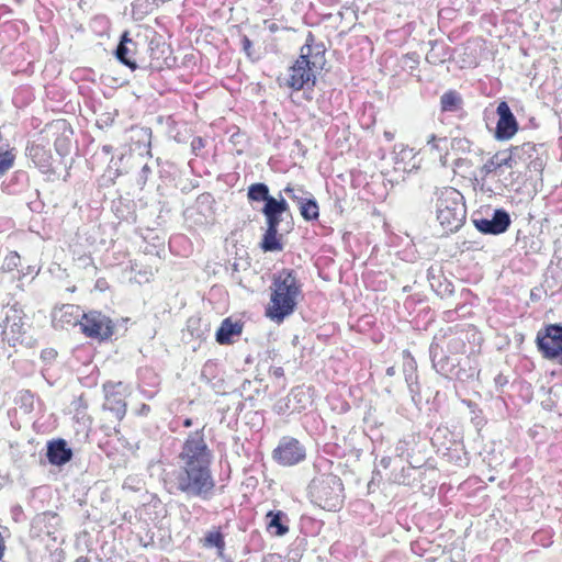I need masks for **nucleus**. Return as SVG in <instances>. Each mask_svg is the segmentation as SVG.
<instances>
[{
	"label": "nucleus",
	"instance_id": "nucleus-1",
	"mask_svg": "<svg viewBox=\"0 0 562 562\" xmlns=\"http://www.w3.org/2000/svg\"><path fill=\"white\" fill-rule=\"evenodd\" d=\"M178 464L165 480L168 492L187 498L210 499L215 487L212 452L200 432L189 435L178 456Z\"/></svg>",
	"mask_w": 562,
	"mask_h": 562
},
{
	"label": "nucleus",
	"instance_id": "nucleus-2",
	"mask_svg": "<svg viewBox=\"0 0 562 562\" xmlns=\"http://www.w3.org/2000/svg\"><path fill=\"white\" fill-rule=\"evenodd\" d=\"M270 290V303L266 307V316L280 324L294 313L297 299L302 293V284L294 270L283 269L273 276Z\"/></svg>",
	"mask_w": 562,
	"mask_h": 562
},
{
	"label": "nucleus",
	"instance_id": "nucleus-3",
	"mask_svg": "<svg viewBox=\"0 0 562 562\" xmlns=\"http://www.w3.org/2000/svg\"><path fill=\"white\" fill-rule=\"evenodd\" d=\"M437 220L446 233L457 232L464 223L467 207L463 195L454 188H445L436 203Z\"/></svg>",
	"mask_w": 562,
	"mask_h": 562
},
{
	"label": "nucleus",
	"instance_id": "nucleus-4",
	"mask_svg": "<svg viewBox=\"0 0 562 562\" xmlns=\"http://www.w3.org/2000/svg\"><path fill=\"white\" fill-rule=\"evenodd\" d=\"M261 213L266 220V232L260 241V248L265 252L281 251L283 249L282 234H279V225L284 218V215L290 214V206L286 200L279 194L276 201H270L263 204Z\"/></svg>",
	"mask_w": 562,
	"mask_h": 562
},
{
	"label": "nucleus",
	"instance_id": "nucleus-5",
	"mask_svg": "<svg viewBox=\"0 0 562 562\" xmlns=\"http://www.w3.org/2000/svg\"><path fill=\"white\" fill-rule=\"evenodd\" d=\"M312 502L319 507L335 512L344 502V485L339 476L323 473L315 476L308 485Z\"/></svg>",
	"mask_w": 562,
	"mask_h": 562
},
{
	"label": "nucleus",
	"instance_id": "nucleus-6",
	"mask_svg": "<svg viewBox=\"0 0 562 562\" xmlns=\"http://www.w3.org/2000/svg\"><path fill=\"white\" fill-rule=\"evenodd\" d=\"M535 344L543 359L562 363V323L542 326L537 331Z\"/></svg>",
	"mask_w": 562,
	"mask_h": 562
},
{
	"label": "nucleus",
	"instance_id": "nucleus-7",
	"mask_svg": "<svg viewBox=\"0 0 562 562\" xmlns=\"http://www.w3.org/2000/svg\"><path fill=\"white\" fill-rule=\"evenodd\" d=\"M80 330L89 338L105 340L113 335V322L101 312L82 313L79 322Z\"/></svg>",
	"mask_w": 562,
	"mask_h": 562
},
{
	"label": "nucleus",
	"instance_id": "nucleus-8",
	"mask_svg": "<svg viewBox=\"0 0 562 562\" xmlns=\"http://www.w3.org/2000/svg\"><path fill=\"white\" fill-rule=\"evenodd\" d=\"M272 458L280 465L292 467L305 460L306 449L296 438L284 436L272 451Z\"/></svg>",
	"mask_w": 562,
	"mask_h": 562
},
{
	"label": "nucleus",
	"instance_id": "nucleus-9",
	"mask_svg": "<svg viewBox=\"0 0 562 562\" xmlns=\"http://www.w3.org/2000/svg\"><path fill=\"white\" fill-rule=\"evenodd\" d=\"M445 335H436L429 346V357L432 368L440 375L452 379L457 375V359L445 353L442 342Z\"/></svg>",
	"mask_w": 562,
	"mask_h": 562
},
{
	"label": "nucleus",
	"instance_id": "nucleus-10",
	"mask_svg": "<svg viewBox=\"0 0 562 562\" xmlns=\"http://www.w3.org/2000/svg\"><path fill=\"white\" fill-rule=\"evenodd\" d=\"M139 45L138 41L130 37L128 32H124L114 52L116 59L133 71L145 67V56L140 54Z\"/></svg>",
	"mask_w": 562,
	"mask_h": 562
},
{
	"label": "nucleus",
	"instance_id": "nucleus-11",
	"mask_svg": "<svg viewBox=\"0 0 562 562\" xmlns=\"http://www.w3.org/2000/svg\"><path fill=\"white\" fill-rule=\"evenodd\" d=\"M474 227L485 235H499L505 233L510 224V215L504 209H496L493 211L492 217H472Z\"/></svg>",
	"mask_w": 562,
	"mask_h": 562
},
{
	"label": "nucleus",
	"instance_id": "nucleus-12",
	"mask_svg": "<svg viewBox=\"0 0 562 562\" xmlns=\"http://www.w3.org/2000/svg\"><path fill=\"white\" fill-rule=\"evenodd\" d=\"M496 113L498 122L494 136L498 140H508L517 133L518 122L506 101L498 103Z\"/></svg>",
	"mask_w": 562,
	"mask_h": 562
},
{
	"label": "nucleus",
	"instance_id": "nucleus-13",
	"mask_svg": "<svg viewBox=\"0 0 562 562\" xmlns=\"http://www.w3.org/2000/svg\"><path fill=\"white\" fill-rule=\"evenodd\" d=\"M325 45L321 43H315V37L312 32H308L305 38L304 45L300 49V59H303L306 64L315 68L316 70H322L325 63Z\"/></svg>",
	"mask_w": 562,
	"mask_h": 562
},
{
	"label": "nucleus",
	"instance_id": "nucleus-14",
	"mask_svg": "<svg viewBox=\"0 0 562 562\" xmlns=\"http://www.w3.org/2000/svg\"><path fill=\"white\" fill-rule=\"evenodd\" d=\"M315 68L306 64L303 59L297 58L295 64L290 68L288 85L294 90H302L305 86H315L316 77Z\"/></svg>",
	"mask_w": 562,
	"mask_h": 562
},
{
	"label": "nucleus",
	"instance_id": "nucleus-15",
	"mask_svg": "<svg viewBox=\"0 0 562 562\" xmlns=\"http://www.w3.org/2000/svg\"><path fill=\"white\" fill-rule=\"evenodd\" d=\"M150 45H153V42ZM148 49L149 59L145 57V67H142V70L150 69L159 71L164 68H170L176 61L170 47L166 44L149 46Z\"/></svg>",
	"mask_w": 562,
	"mask_h": 562
},
{
	"label": "nucleus",
	"instance_id": "nucleus-16",
	"mask_svg": "<svg viewBox=\"0 0 562 562\" xmlns=\"http://www.w3.org/2000/svg\"><path fill=\"white\" fill-rule=\"evenodd\" d=\"M72 450L65 439L58 438L47 442L46 458L52 465L63 467L72 459Z\"/></svg>",
	"mask_w": 562,
	"mask_h": 562
},
{
	"label": "nucleus",
	"instance_id": "nucleus-17",
	"mask_svg": "<svg viewBox=\"0 0 562 562\" xmlns=\"http://www.w3.org/2000/svg\"><path fill=\"white\" fill-rule=\"evenodd\" d=\"M82 313L80 307L74 304L63 305L59 311L53 314V324L58 328H68L77 326L81 319Z\"/></svg>",
	"mask_w": 562,
	"mask_h": 562
},
{
	"label": "nucleus",
	"instance_id": "nucleus-18",
	"mask_svg": "<svg viewBox=\"0 0 562 562\" xmlns=\"http://www.w3.org/2000/svg\"><path fill=\"white\" fill-rule=\"evenodd\" d=\"M267 530L277 536L282 537L289 532L288 515L282 510H269L266 515Z\"/></svg>",
	"mask_w": 562,
	"mask_h": 562
},
{
	"label": "nucleus",
	"instance_id": "nucleus-19",
	"mask_svg": "<svg viewBox=\"0 0 562 562\" xmlns=\"http://www.w3.org/2000/svg\"><path fill=\"white\" fill-rule=\"evenodd\" d=\"M243 326L238 322L225 318L216 331L215 338L220 345L231 344L233 337L241 334Z\"/></svg>",
	"mask_w": 562,
	"mask_h": 562
},
{
	"label": "nucleus",
	"instance_id": "nucleus-20",
	"mask_svg": "<svg viewBox=\"0 0 562 562\" xmlns=\"http://www.w3.org/2000/svg\"><path fill=\"white\" fill-rule=\"evenodd\" d=\"M516 166L510 151L502 150L491 157L482 167L485 175L495 172L502 167L514 168Z\"/></svg>",
	"mask_w": 562,
	"mask_h": 562
},
{
	"label": "nucleus",
	"instance_id": "nucleus-21",
	"mask_svg": "<svg viewBox=\"0 0 562 562\" xmlns=\"http://www.w3.org/2000/svg\"><path fill=\"white\" fill-rule=\"evenodd\" d=\"M247 198L250 202H263L265 204L278 199L270 194L269 187L263 182L250 184L247 189Z\"/></svg>",
	"mask_w": 562,
	"mask_h": 562
},
{
	"label": "nucleus",
	"instance_id": "nucleus-22",
	"mask_svg": "<svg viewBox=\"0 0 562 562\" xmlns=\"http://www.w3.org/2000/svg\"><path fill=\"white\" fill-rule=\"evenodd\" d=\"M29 157L34 165L42 171H46L50 166V154L42 145H31L26 148Z\"/></svg>",
	"mask_w": 562,
	"mask_h": 562
},
{
	"label": "nucleus",
	"instance_id": "nucleus-23",
	"mask_svg": "<svg viewBox=\"0 0 562 562\" xmlns=\"http://www.w3.org/2000/svg\"><path fill=\"white\" fill-rule=\"evenodd\" d=\"M509 151L516 165L518 162H527L535 156L536 145L533 143L528 142L518 146L510 147Z\"/></svg>",
	"mask_w": 562,
	"mask_h": 562
},
{
	"label": "nucleus",
	"instance_id": "nucleus-24",
	"mask_svg": "<svg viewBox=\"0 0 562 562\" xmlns=\"http://www.w3.org/2000/svg\"><path fill=\"white\" fill-rule=\"evenodd\" d=\"M292 398L293 412H301L311 404V395L303 386H295L290 392Z\"/></svg>",
	"mask_w": 562,
	"mask_h": 562
},
{
	"label": "nucleus",
	"instance_id": "nucleus-25",
	"mask_svg": "<svg viewBox=\"0 0 562 562\" xmlns=\"http://www.w3.org/2000/svg\"><path fill=\"white\" fill-rule=\"evenodd\" d=\"M308 198H306L304 201H299V209H300V213H301V216L305 220V221H314V220H317L318 216H319V207H318V203L317 201L315 200V198H313L310 193H308Z\"/></svg>",
	"mask_w": 562,
	"mask_h": 562
},
{
	"label": "nucleus",
	"instance_id": "nucleus-26",
	"mask_svg": "<svg viewBox=\"0 0 562 562\" xmlns=\"http://www.w3.org/2000/svg\"><path fill=\"white\" fill-rule=\"evenodd\" d=\"M440 106L442 112H457L462 106V98L457 91L449 90L441 95Z\"/></svg>",
	"mask_w": 562,
	"mask_h": 562
},
{
	"label": "nucleus",
	"instance_id": "nucleus-27",
	"mask_svg": "<svg viewBox=\"0 0 562 562\" xmlns=\"http://www.w3.org/2000/svg\"><path fill=\"white\" fill-rule=\"evenodd\" d=\"M103 408L110 411L117 419H122L126 414V403L115 394L105 397Z\"/></svg>",
	"mask_w": 562,
	"mask_h": 562
},
{
	"label": "nucleus",
	"instance_id": "nucleus-28",
	"mask_svg": "<svg viewBox=\"0 0 562 562\" xmlns=\"http://www.w3.org/2000/svg\"><path fill=\"white\" fill-rule=\"evenodd\" d=\"M204 547L206 548H216L218 551V555H223V551L225 549L224 536L220 530L210 531L206 533L204 538Z\"/></svg>",
	"mask_w": 562,
	"mask_h": 562
},
{
	"label": "nucleus",
	"instance_id": "nucleus-29",
	"mask_svg": "<svg viewBox=\"0 0 562 562\" xmlns=\"http://www.w3.org/2000/svg\"><path fill=\"white\" fill-rule=\"evenodd\" d=\"M405 381L408 386V391L412 397L413 403L418 406L422 403L420 396V386L417 382V375L414 373H409L405 375Z\"/></svg>",
	"mask_w": 562,
	"mask_h": 562
},
{
	"label": "nucleus",
	"instance_id": "nucleus-30",
	"mask_svg": "<svg viewBox=\"0 0 562 562\" xmlns=\"http://www.w3.org/2000/svg\"><path fill=\"white\" fill-rule=\"evenodd\" d=\"M132 139H136L137 143H142L144 147L147 149V154H149V148L151 144V128L149 127H136L132 128Z\"/></svg>",
	"mask_w": 562,
	"mask_h": 562
},
{
	"label": "nucleus",
	"instance_id": "nucleus-31",
	"mask_svg": "<svg viewBox=\"0 0 562 562\" xmlns=\"http://www.w3.org/2000/svg\"><path fill=\"white\" fill-rule=\"evenodd\" d=\"M15 156L11 150L0 149V177L3 176L14 164Z\"/></svg>",
	"mask_w": 562,
	"mask_h": 562
},
{
	"label": "nucleus",
	"instance_id": "nucleus-32",
	"mask_svg": "<svg viewBox=\"0 0 562 562\" xmlns=\"http://www.w3.org/2000/svg\"><path fill=\"white\" fill-rule=\"evenodd\" d=\"M20 260L21 259H20V256L18 252H15V251L10 252L3 259L1 270L3 272H11V271L15 270L20 265Z\"/></svg>",
	"mask_w": 562,
	"mask_h": 562
},
{
	"label": "nucleus",
	"instance_id": "nucleus-33",
	"mask_svg": "<svg viewBox=\"0 0 562 562\" xmlns=\"http://www.w3.org/2000/svg\"><path fill=\"white\" fill-rule=\"evenodd\" d=\"M447 137H438L435 134H430L427 138V146L430 147V150H436L438 153H441L447 148Z\"/></svg>",
	"mask_w": 562,
	"mask_h": 562
},
{
	"label": "nucleus",
	"instance_id": "nucleus-34",
	"mask_svg": "<svg viewBox=\"0 0 562 562\" xmlns=\"http://www.w3.org/2000/svg\"><path fill=\"white\" fill-rule=\"evenodd\" d=\"M240 46L241 50L251 61H255L259 58V56L256 54V50L254 49L251 40L247 35L240 36Z\"/></svg>",
	"mask_w": 562,
	"mask_h": 562
},
{
	"label": "nucleus",
	"instance_id": "nucleus-35",
	"mask_svg": "<svg viewBox=\"0 0 562 562\" xmlns=\"http://www.w3.org/2000/svg\"><path fill=\"white\" fill-rule=\"evenodd\" d=\"M273 411L278 415H283L288 411H292L293 412V404H292V398L290 397V395H288V396H285L283 398L278 400L276 402V404L273 405Z\"/></svg>",
	"mask_w": 562,
	"mask_h": 562
},
{
	"label": "nucleus",
	"instance_id": "nucleus-36",
	"mask_svg": "<svg viewBox=\"0 0 562 562\" xmlns=\"http://www.w3.org/2000/svg\"><path fill=\"white\" fill-rule=\"evenodd\" d=\"M151 173H153L151 167L148 164H144L142 166V168L138 172L137 179H136L137 184L140 188H143L146 184V182Z\"/></svg>",
	"mask_w": 562,
	"mask_h": 562
},
{
	"label": "nucleus",
	"instance_id": "nucleus-37",
	"mask_svg": "<svg viewBox=\"0 0 562 562\" xmlns=\"http://www.w3.org/2000/svg\"><path fill=\"white\" fill-rule=\"evenodd\" d=\"M283 192L294 202L299 204V201H304L306 198H304L302 194L305 192L302 189H295L290 186L285 187L283 189Z\"/></svg>",
	"mask_w": 562,
	"mask_h": 562
},
{
	"label": "nucleus",
	"instance_id": "nucleus-38",
	"mask_svg": "<svg viewBox=\"0 0 562 562\" xmlns=\"http://www.w3.org/2000/svg\"><path fill=\"white\" fill-rule=\"evenodd\" d=\"M408 447L409 442L406 440H398V442L395 446V453L398 458H408Z\"/></svg>",
	"mask_w": 562,
	"mask_h": 562
},
{
	"label": "nucleus",
	"instance_id": "nucleus-39",
	"mask_svg": "<svg viewBox=\"0 0 562 562\" xmlns=\"http://www.w3.org/2000/svg\"><path fill=\"white\" fill-rule=\"evenodd\" d=\"M212 202L213 196L210 193H202L196 199V203L199 206H210Z\"/></svg>",
	"mask_w": 562,
	"mask_h": 562
},
{
	"label": "nucleus",
	"instance_id": "nucleus-40",
	"mask_svg": "<svg viewBox=\"0 0 562 562\" xmlns=\"http://www.w3.org/2000/svg\"><path fill=\"white\" fill-rule=\"evenodd\" d=\"M529 168H533V170H541L542 161L538 158H531L529 162Z\"/></svg>",
	"mask_w": 562,
	"mask_h": 562
},
{
	"label": "nucleus",
	"instance_id": "nucleus-41",
	"mask_svg": "<svg viewBox=\"0 0 562 562\" xmlns=\"http://www.w3.org/2000/svg\"><path fill=\"white\" fill-rule=\"evenodd\" d=\"M271 373L276 378H282L284 375V370L282 367H273L271 368Z\"/></svg>",
	"mask_w": 562,
	"mask_h": 562
},
{
	"label": "nucleus",
	"instance_id": "nucleus-42",
	"mask_svg": "<svg viewBox=\"0 0 562 562\" xmlns=\"http://www.w3.org/2000/svg\"><path fill=\"white\" fill-rule=\"evenodd\" d=\"M391 463H392V458L391 457H383L380 460L379 465L382 467L383 469H389Z\"/></svg>",
	"mask_w": 562,
	"mask_h": 562
},
{
	"label": "nucleus",
	"instance_id": "nucleus-43",
	"mask_svg": "<svg viewBox=\"0 0 562 562\" xmlns=\"http://www.w3.org/2000/svg\"><path fill=\"white\" fill-rule=\"evenodd\" d=\"M191 146H192V149L193 150H196L201 147H203V140L201 137H195L193 138L192 143H191Z\"/></svg>",
	"mask_w": 562,
	"mask_h": 562
},
{
	"label": "nucleus",
	"instance_id": "nucleus-44",
	"mask_svg": "<svg viewBox=\"0 0 562 562\" xmlns=\"http://www.w3.org/2000/svg\"><path fill=\"white\" fill-rule=\"evenodd\" d=\"M385 373H386V375H389V376H393V375H395V373H396L395 367H389V368L386 369V372H385Z\"/></svg>",
	"mask_w": 562,
	"mask_h": 562
},
{
	"label": "nucleus",
	"instance_id": "nucleus-45",
	"mask_svg": "<svg viewBox=\"0 0 562 562\" xmlns=\"http://www.w3.org/2000/svg\"><path fill=\"white\" fill-rule=\"evenodd\" d=\"M268 29H269L270 32L274 33V32H277L279 30V26L276 23H270L268 25Z\"/></svg>",
	"mask_w": 562,
	"mask_h": 562
},
{
	"label": "nucleus",
	"instance_id": "nucleus-46",
	"mask_svg": "<svg viewBox=\"0 0 562 562\" xmlns=\"http://www.w3.org/2000/svg\"><path fill=\"white\" fill-rule=\"evenodd\" d=\"M8 323H9L8 315H5V317H3V318H0V327H7Z\"/></svg>",
	"mask_w": 562,
	"mask_h": 562
},
{
	"label": "nucleus",
	"instance_id": "nucleus-47",
	"mask_svg": "<svg viewBox=\"0 0 562 562\" xmlns=\"http://www.w3.org/2000/svg\"><path fill=\"white\" fill-rule=\"evenodd\" d=\"M150 411V407L147 404H143L140 408V414L146 415Z\"/></svg>",
	"mask_w": 562,
	"mask_h": 562
},
{
	"label": "nucleus",
	"instance_id": "nucleus-48",
	"mask_svg": "<svg viewBox=\"0 0 562 562\" xmlns=\"http://www.w3.org/2000/svg\"><path fill=\"white\" fill-rule=\"evenodd\" d=\"M75 562H91L87 557H79Z\"/></svg>",
	"mask_w": 562,
	"mask_h": 562
},
{
	"label": "nucleus",
	"instance_id": "nucleus-49",
	"mask_svg": "<svg viewBox=\"0 0 562 562\" xmlns=\"http://www.w3.org/2000/svg\"><path fill=\"white\" fill-rule=\"evenodd\" d=\"M111 149H112V146H111V145H104V146H103V151H105V153H110V151H111Z\"/></svg>",
	"mask_w": 562,
	"mask_h": 562
},
{
	"label": "nucleus",
	"instance_id": "nucleus-50",
	"mask_svg": "<svg viewBox=\"0 0 562 562\" xmlns=\"http://www.w3.org/2000/svg\"><path fill=\"white\" fill-rule=\"evenodd\" d=\"M414 364H415V361H414V359L412 358V359L409 360V366H411V368H412V369H414Z\"/></svg>",
	"mask_w": 562,
	"mask_h": 562
},
{
	"label": "nucleus",
	"instance_id": "nucleus-51",
	"mask_svg": "<svg viewBox=\"0 0 562 562\" xmlns=\"http://www.w3.org/2000/svg\"><path fill=\"white\" fill-rule=\"evenodd\" d=\"M190 425H191V420H190V419H187V420L184 422V426H190Z\"/></svg>",
	"mask_w": 562,
	"mask_h": 562
},
{
	"label": "nucleus",
	"instance_id": "nucleus-52",
	"mask_svg": "<svg viewBox=\"0 0 562 562\" xmlns=\"http://www.w3.org/2000/svg\"><path fill=\"white\" fill-rule=\"evenodd\" d=\"M452 342H453L454 345H460V344H461V341H460V340H457V339H453V340H452Z\"/></svg>",
	"mask_w": 562,
	"mask_h": 562
},
{
	"label": "nucleus",
	"instance_id": "nucleus-53",
	"mask_svg": "<svg viewBox=\"0 0 562 562\" xmlns=\"http://www.w3.org/2000/svg\"><path fill=\"white\" fill-rule=\"evenodd\" d=\"M385 136L391 139L392 138V135L390 133H385Z\"/></svg>",
	"mask_w": 562,
	"mask_h": 562
},
{
	"label": "nucleus",
	"instance_id": "nucleus-54",
	"mask_svg": "<svg viewBox=\"0 0 562 562\" xmlns=\"http://www.w3.org/2000/svg\"><path fill=\"white\" fill-rule=\"evenodd\" d=\"M460 162H461V160L459 159V160L456 161V165L459 166Z\"/></svg>",
	"mask_w": 562,
	"mask_h": 562
}]
</instances>
